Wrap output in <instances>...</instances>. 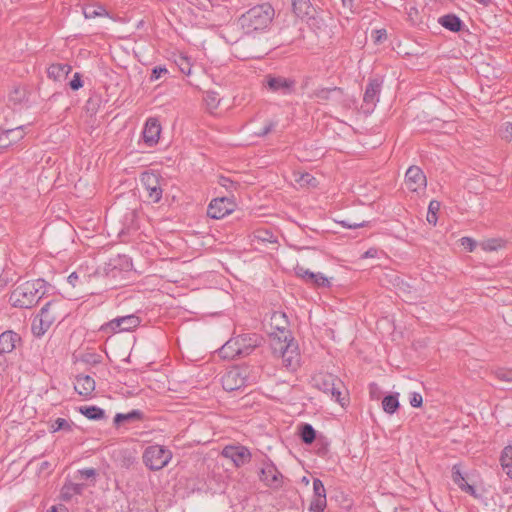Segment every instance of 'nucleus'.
I'll return each instance as SVG.
<instances>
[{"label":"nucleus","mask_w":512,"mask_h":512,"mask_svg":"<svg viewBox=\"0 0 512 512\" xmlns=\"http://www.w3.org/2000/svg\"><path fill=\"white\" fill-rule=\"evenodd\" d=\"M275 16V10L269 3L256 5L238 19L244 33L262 32L269 28Z\"/></svg>","instance_id":"1"},{"label":"nucleus","mask_w":512,"mask_h":512,"mask_svg":"<svg viewBox=\"0 0 512 512\" xmlns=\"http://www.w3.org/2000/svg\"><path fill=\"white\" fill-rule=\"evenodd\" d=\"M46 293V282L42 279L26 281L17 285L10 293L9 302L18 308H31Z\"/></svg>","instance_id":"2"},{"label":"nucleus","mask_w":512,"mask_h":512,"mask_svg":"<svg viewBox=\"0 0 512 512\" xmlns=\"http://www.w3.org/2000/svg\"><path fill=\"white\" fill-rule=\"evenodd\" d=\"M289 335H284V339L280 336H271V348L274 355L282 358L283 365L291 371L296 370L300 364V354L297 344Z\"/></svg>","instance_id":"3"},{"label":"nucleus","mask_w":512,"mask_h":512,"mask_svg":"<svg viewBox=\"0 0 512 512\" xmlns=\"http://www.w3.org/2000/svg\"><path fill=\"white\" fill-rule=\"evenodd\" d=\"M312 385L329 395L342 407L346 405V397L342 396L343 382L335 375L327 372H319L312 377Z\"/></svg>","instance_id":"4"},{"label":"nucleus","mask_w":512,"mask_h":512,"mask_svg":"<svg viewBox=\"0 0 512 512\" xmlns=\"http://www.w3.org/2000/svg\"><path fill=\"white\" fill-rule=\"evenodd\" d=\"M172 452L160 445L148 446L143 453V462L150 470H160L168 465Z\"/></svg>","instance_id":"5"},{"label":"nucleus","mask_w":512,"mask_h":512,"mask_svg":"<svg viewBox=\"0 0 512 512\" xmlns=\"http://www.w3.org/2000/svg\"><path fill=\"white\" fill-rule=\"evenodd\" d=\"M141 320L135 314L116 317L100 327V331L105 334H115L121 332H130L136 329Z\"/></svg>","instance_id":"6"},{"label":"nucleus","mask_w":512,"mask_h":512,"mask_svg":"<svg viewBox=\"0 0 512 512\" xmlns=\"http://www.w3.org/2000/svg\"><path fill=\"white\" fill-rule=\"evenodd\" d=\"M262 342V337L256 333L238 335L224 344V352L230 345H236V353L239 356L249 355Z\"/></svg>","instance_id":"7"},{"label":"nucleus","mask_w":512,"mask_h":512,"mask_svg":"<svg viewBox=\"0 0 512 512\" xmlns=\"http://www.w3.org/2000/svg\"><path fill=\"white\" fill-rule=\"evenodd\" d=\"M41 317L44 318L45 324H53L56 321L64 320L68 311L66 308V302L62 299H54L44 305L40 311Z\"/></svg>","instance_id":"8"},{"label":"nucleus","mask_w":512,"mask_h":512,"mask_svg":"<svg viewBox=\"0 0 512 512\" xmlns=\"http://www.w3.org/2000/svg\"><path fill=\"white\" fill-rule=\"evenodd\" d=\"M247 369L232 368L228 370L221 379L222 386L226 391H235L247 384Z\"/></svg>","instance_id":"9"},{"label":"nucleus","mask_w":512,"mask_h":512,"mask_svg":"<svg viewBox=\"0 0 512 512\" xmlns=\"http://www.w3.org/2000/svg\"><path fill=\"white\" fill-rule=\"evenodd\" d=\"M236 207L231 197H219L213 199L207 209V215L213 219H222L232 213Z\"/></svg>","instance_id":"10"},{"label":"nucleus","mask_w":512,"mask_h":512,"mask_svg":"<svg viewBox=\"0 0 512 512\" xmlns=\"http://www.w3.org/2000/svg\"><path fill=\"white\" fill-rule=\"evenodd\" d=\"M140 181L148 195V198L157 203L162 198V188L160 186V180L157 174L153 172H143L140 177Z\"/></svg>","instance_id":"11"},{"label":"nucleus","mask_w":512,"mask_h":512,"mask_svg":"<svg viewBox=\"0 0 512 512\" xmlns=\"http://www.w3.org/2000/svg\"><path fill=\"white\" fill-rule=\"evenodd\" d=\"M381 92V82L378 79H370L363 96L362 110L366 114L373 112L376 104L379 101Z\"/></svg>","instance_id":"12"},{"label":"nucleus","mask_w":512,"mask_h":512,"mask_svg":"<svg viewBox=\"0 0 512 512\" xmlns=\"http://www.w3.org/2000/svg\"><path fill=\"white\" fill-rule=\"evenodd\" d=\"M260 473V479L266 486L272 489L282 487L283 476L271 461L263 463Z\"/></svg>","instance_id":"13"},{"label":"nucleus","mask_w":512,"mask_h":512,"mask_svg":"<svg viewBox=\"0 0 512 512\" xmlns=\"http://www.w3.org/2000/svg\"><path fill=\"white\" fill-rule=\"evenodd\" d=\"M405 184L412 192L424 190L427 184L426 176L419 167L411 166L406 171Z\"/></svg>","instance_id":"14"},{"label":"nucleus","mask_w":512,"mask_h":512,"mask_svg":"<svg viewBox=\"0 0 512 512\" xmlns=\"http://www.w3.org/2000/svg\"><path fill=\"white\" fill-rule=\"evenodd\" d=\"M266 87L275 93L290 94L295 86V81L282 76L268 75L265 78Z\"/></svg>","instance_id":"15"},{"label":"nucleus","mask_w":512,"mask_h":512,"mask_svg":"<svg viewBox=\"0 0 512 512\" xmlns=\"http://www.w3.org/2000/svg\"><path fill=\"white\" fill-rule=\"evenodd\" d=\"M222 455L232 460L236 467H241L251 460V453L244 446H226L222 450Z\"/></svg>","instance_id":"16"},{"label":"nucleus","mask_w":512,"mask_h":512,"mask_svg":"<svg viewBox=\"0 0 512 512\" xmlns=\"http://www.w3.org/2000/svg\"><path fill=\"white\" fill-rule=\"evenodd\" d=\"M24 135L23 126L14 129L0 130V153L23 139Z\"/></svg>","instance_id":"17"},{"label":"nucleus","mask_w":512,"mask_h":512,"mask_svg":"<svg viewBox=\"0 0 512 512\" xmlns=\"http://www.w3.org/2000/svg\"><path fill=\"white\" fill-rule=\"evenodd\" d=\"M160 133L161 126L159 122L154 118L148 119L142 133L145 144H147L150 147L157 144L160 137Z\"/></svg>","instance_id":"18"},{"label":"nucleus","mask_w":512,"mask_h":512,"mask_svg":"<svg viewBox=\"0 0 512 512\" xmlns=\"http://www.w3.org/2000/svg\"><path fill=\"white\" fill-rule=\"evenodd\" d=\"M74 389L79 395L87 398L95 390V380L89 375H79L76 377Z\"/></svg>","instance_id":"19"},{"label":"nucleus","mask_w":512,"mask_h":512,"mask_svg":"<svg viewBox=\"0 0 512 512\" xmlns=\"http://www.w3.org/2000/svg\"><path fill=\"white\" fill-rule=\"evenodd\" d=\"M20 340V336L11 330L3 332L0 335V355L11 353Z\"/></svg>","instance_id":"20"},{"label":"nucleus","mask_w":512,"mask_h":512,"mask_svg":"<svg viewBox=\"0 0 512 512\" xmlns=\"http://www.w3.org/2000/svg\"><path fill=\"white\" fill-rule=\"evenodd\" d=\"M72 67L64 63L51 64L47 69V74L50 79L54 81L65 80L68 74L71 72Z\"/></svg>","instance_id":"21"},{"label":"nucleus","mask_w":512,"mask_h":512,"mask_svg":"<svg viewBox=\"0 0 512 512\" xmlns=\"http://www.w3.org/2000/svg\"><path fill=\"white\" fill-rule=\"evenodd\" d=\"M292 181L301 188H315L318 185V181L313 175L302 171H294Z\"/></svg>","instance_id":"22"},{"label":"nucleus","mask_w":512,"mask_h":512,"mask_svg":"<svg viewBox=\"0 0 512 512\" xmlns=\"http://www.w3.org/2000/svg\"><path fill=\"white\" fill-rule=\"evenodd\" d=\"M343 94L341 88H319L313 92V97L319 102H326L335 98H340Z\"/></svg>","instance_id":"23"},{"label":"nucleus","mask_w":512,"mask_h":512,"mask_svg":"<svg viewBox=\"0 0 512 512\" xmlns=\"http://www.w3.org/2000/svg\"><path fill=\"white\" fill-rule=\"evenodd\" d=\"M251 242L258 244L276 243L277 237L269 229L259 228L252 233Z\"/></svg>","instance_id":"24"},{"label":"nucleus","mask_w":512,"mask_h":512,"mask_svg":"<svg viewBox=\"0 0 512 512\" xmlns=\"http://www.w3.org/2000/svg\"><path fill=\"white\" fill-rule=\"evenodd\" d=\"M85 489V485L82 483H66L61 490L62 498L65 501L70 500L75 495L82 494Z\"/></svg>","instance_id":"25"},{"label":"nucleus","mask_w":512,"mask_h":512,"mask_svg":"<svg viewBox=\"0 0 512 512\" xmlns=\"http://www.w3.org/2000/svg\"><path fill=\"white\" fill-rule=\"evenodd\" d=\"M439 23L446 29L453 32L460 31L462 25L461 20L457 16L451 14L441 17L439 19Z\"/></svg>","instance_id":"26"},{"label":"nucleus","mask_w":512,"mask_h":512,"mask_svg":"<svg viewBox=\"0 0 512 512\" xmlns=\"http://www.w3.org/2000/svg\"><path fill=\"white\" fill-rule=\"evenodd\" d=\"M501 465L506 471V474L512 479V447L507 446L503 449L501 454Z\"/></svg>","instance_id":"27"},{"label":"nucleus","mask_w":512,"mask_h":512,"mask_svg":"<svg viewBox=\"0 0 512 512\" xmlns=\"http://www.w3.org/2000/svg\"><path fill=\"white\" fill-rule=\"evenodd\" d=\"M79 411L91 420H99L104 417V411L97 406H82L79 408Z\"/></svg>","instance_id":"28"},{"label":"nucleus","mask_w":512,"mask_h":512,"mask_svg":"<svg viewBox=\"0 0 512 512\" xmlns=\"http://www.w3.org/2000/svg\"><path fill=\"white\" fill-rule=\"evenodd\" d=\"M272 322L275 323L276 328L280 331V337L284 339V335H289L288 331H286L287 319L284 313L275 312L271 317Z\"/></svg>","instance_id":"29"},{"label":"nucleus","mask_w":512,"mask_h":512,"mask_svg":"<svg viewBox=\"0 0 512 512\" xmlns=\"http://www.w3.org/2000/svg\"><path fill=\"white\" fill-rule=\"evenodd\" d=\"M292 6L297 16L304 17L310 13V0H292Z\"/></svg>","instance_id":"30"},{"label":"nucleus","mask_w":512,"mask_h":512,"mask_svg":"<svg viewBox=\"0 0 512 512\" xmlns=\"http://www.w3.org/2000/svg\"><path fill=\"white\" fill-rule=\"evenodd\" d=\"M383 410L388 414H393L399 407L398 394L388 395L382 401Z\"/></svg>","instance_id":"31"},{"label":"nucleus","mask_w":512,"mask_h":512,"mask_svg":"<svg viewBox=\"0 0 512 512\" xmlns=\"http://www.w3.org/2000/svg\"><path fill=\"white\" fill-rule=\"evenodd\" d=\"M43 320H44V318L41 317V314H39L37 317L34 318L32 327H31L33 335H35L37 337L42 336L52 325V324H45Z\"/></svg>","instance_id":"32"},{"label":"nucleus","mask_w":512,"mask_h":512,"mask_svg":"<svg viewBox=\"0 0 512 512\" xmlns=\"http://www.w3.org/2000/svg\"><path fill=\"white\" fill-rule=\"evenodd\" d=\"M85 18L92 19L100 16L107 15V11L100 5H88L83 8Z\"/></svg>","instance_id":"33"},{"label":"nucleus","mask_w":512,"mask_h":512,"mask_svg":"<svg viewBox=\"0 0 512 512\" xmlns=\"http://www.w3.org/2000/svg\"><path fill=\"white\" fill-rule=\"evenodd\" d=\"M440 202L436 200H432L429 203L428 206V213H427V221L429 224L435 226L437 223V213L440 210Z\"/></svg>","instance_id":"34"},{"label":"nucleus","mask_w":512,"mask_h":512,"mask_svg":"<svg viewBox=\"0 0 512 512\" xmlns=\"http://www.w3.org/2000/svg\"><path fill=\"white\" fill-rule=\"evenodd\" d=\"M301 439L306 444H311L316 437L314 428L310 424H303L301 427Z\"/></svg>","instance_id":"35"},{"label":"nucleus","mask_w":512,"mask_h":512,"mask_svg":"<svg viewBox=\"0 0 512 512\" xmlns=\"http://www.w3.org/2000/svg\"><path fill=\"white\" fill-rule=\"evenodd\" d=\"M50 429L52 432H57L60 430L70 432L72 431V423L64 418H57L51 423Z\"/></svg>","instance_id":"36"},{"label":"nucleus","mask_w":512,"mask_h":512,"mask_svg":"<svg viewBox=\"0 0 512 512\" xmlns=\"http://www.w3.org/2000/svg\"><path fill=\"white\" fill-rule=\"evenodd\" d=\"M308 282L313 283L318 287H328L330 285L328 278L322 273L309 274Z\"/></svg>","instance_id":"37"},{"label":"nucleus","mask_w":512,"mask_h":512,"mask_svg":"<svg viewBox=\"0 0 512 512\" xmlns=\"http://www.w3.org/2000/svg\"><path fill=\"white\" fill-rule=\"evenodd\" d=\"M175 63L177 64V66L179 67L180 71L183 74H185V75H190L191 74L192 66H191V63H190V60L188 59V57H186V56H179L175 60Z\"/></svg>","instance_id":"38"},{"label":"nucleus","mask_w":512,"mask_h":512,"mask_svg":"<svg viewBox=\"0 0 512 512\" xmlns=\"http://www.w3.org/2000/svg\"><path fill=\"white\" fill-rule=\"evenodd\" d=\"M326 508V496L314 497L310 503V511L323 512Z\"/></svg>","instance_id":"39"},{"label":"nucleus","mask_w":512,"mask_h":512,"mask_svg":"<svg viewBox=\"0 0 512 512\" xmlns=\"http://www.w3.org/2000/svg\"><path fill=\"white\" fill-rule=\"evenodd\" d=\"M204 101L210 110L216 109L220 103V98L215 92H207Z\"/></svg>","instance_id":"40"},{"label":"nucleus","mask_w":512,"mask_h":512,"mask_svg":"<svg viewBox=\"0 0 512 512\" xmlns=\"http://www.w3.org/2000/svg\"><path fill=\"white\" fill-rule=\"evenodd\" d=\"M500 136L502 139L506 141L512 140V123L511 122H504L499 130Z\"/></svg>","instance_id":"41"},{"label":"nucleus","mask_w":512,"mask_h":512,"mask_svg":"<svg viewBox=\"0 0 512 512\" xmlns=\"http://www.w3.org/2000/svg\"><path fill=\"white\" fill-rule=\"evenodd\" d=\"M141 418V412L138 410H133L127 414H117L115 416V422L119 423L124 420H134V419H140Z\"/></svg>","instance_id":"42"},{"label":"nucleus","mask_w":512,"mask_h":512,"mask_svg":"<svg viewBox=\"0 0 512 512\" xmlns=\"http://www.w3.org/2000/svg\"><path fill=\"white\" fill-rule=\"evenodd\" d=\"M452 479L454 483L459 486V488H461L466 483L465 478L457 466H454L452 469Z\"/></svg>","instance_id":"43"},{"label":"nucleus","mask_w":512,"mask_h":512,"mask_svg":"<svg viewBox=\"0 0 512 512\" xmlns=\"http://www.w3.org/2000/svg\"><path fill=\"white\" fill-rule=\"evenodd\" d=\"M218 183L222 187L226 188L229 191H232L233 189H236V186L238 185V183H236L233 180H231L230 178H227V177H224V176H220L219 177Z\"/></svg>","instance_id":"44"},{"label":"nucleus","mask_w":512,"mask_h":512,"mask_svg":"<svg viewBox=\"0 0 512 512\" xmlns=\"http://www.w3.org/2000/svg\"><path fill=\"white\" fill-rule=\"evenodd\" d=\"M314 497L326 496V491L321 480L314 479L313 481Z\"/></svg>","instance_id":"45"},{"label":"nucleus","mask_w":512,"mask_h":512,"mask_svg":"<svg viewBox=\"0 0 512 512\" xmlns=\"http://www.w3.org/2000/svg\"><path fill=\"white\" fill-rule=\"evenodd\" d=\"M495 376L504 382H512V372L505 369H498L495 371Z\"/></svg>","instance_id":"46"},{"label":"nucleus","mask_w":512,"mask_h":512,"mask_svg":"<svg viewBox=\"0 0 512 512\" xmlns=\"http://www.w3.org/2000/svg\"><path fill=\"white\" fill-rule=\"evenodd\" d=\"M501 246H502L501 241L500 240H496V239L487 240V241L482 243L483 249L487 250V251L497 250Z\"/></svg>","instance_id":"47"},{"label":"nucleus","mask_w":512,"mask_h":512,"mask_svg":"<svg viewBox=\"0 0 512 512\" xmlns=\"http://www.w3.org/2000/svg\"><path fill=\"white\" fill-rule=\"evenodd\" d=\"M407 18L408 20L415 24L419 21V10L417 9L416 6H410L409 8H407Z\"/></svg>","instance_id":"48"},{"label":"nucleus","mask_w":512,"mask_h":512,"mask_svg":"<svg viewBox=\"0 0 512 512\" xmlns=\"http://www.w3.org/2000/svg\"><path fill=\"white\" fill-rule=\"evenodd\" d=\"M96 470L94 468H85L78 470V475L80 479H95L96 477Z\"/></svg>","instance_id":"49"},{"label":"nucleus","mask_w":512,"mask_h":512,"mask_svg":"<svg viewBox=\"0 0 512 512\" xmlns=\"http://www.w3.org/2000/svg\"><path fill=\"white\" fill-rule=\"evenodd\" d=\"M236 345H230V347L224 352V345L221 347L219 353L223 358H234L239 356L238 353H236Z\"/></svg>","instance_id":"50"},{"label":"nucleus","mask_w":512,"mask_h":512,"mask_svg":"<svg viewBox=\"0 0 512 512\" xmlns=\"http://www.w3.org/2000/svg\"><path fill=\"white\" fill-rule=\"evenodd\" d=\"M168 73V70L165 67L162 66H156L152 69V73L150 76V81H156L158 80L162 75H165Z\"/></svg>","instance_id":"51"},{"label":"nucleus","mask_w":512,"mask_h":512,"mask_svg":"<svg viewBox=\"0 0 512 512\" xmlns=\"http://www.w3.org/2000/svg\"><path fill=\"white\" fill-rule=\"evenodd\" d=\"M69 86L72 90H78L83 86L80 73H75L73 75L72 80L69 82Z\"/></svg>","instance_id":"52"},{"label":"nucleus","mask_w":512,"mask_h":512,"mask_svg":"<svg viewBox=\"0 0 512 512\" xmlns=\"http://www.w3.org/2000/svg\"><path fill=\"white\" fill-rule=\"evenodd\" d=\"M274 127H275L274 122H268L267 124L264 125V127L259 129V131L255 132V134L260 137L266 136L273 130Z\"/></svg>","instance_id":"53"},{"label":"nucleus","mask_w":512,"mask_h":512,"mask_svg":"<svg viewBox=\"0 0 512 512\" xmlns=\"http://www.w3.org/2000/svg\"><path fill=\"white\" fill-rule=\"evenodd\" d=\"M343 227L349 228V229H355L359 227H365L367 225L366 221L362 222H350L348 220H343L340 222Z\"/></svg>","instance_id":"54"},{"label":"nucleus","mask_w":512,"mask_h":512,"mask_svg":"<svg viewBox=\"0 0 512 512\" xmlns=\"http://www.w3.org/2000/svg\"><path fill=\"white\" fill-rule=\"evenodd\" d=\"M460 241H461V245L470 252H472L476 246L475 241L469 237H463V238H461Z\"/></svg>","instance_id":"55"},{"label":"nucleus","mask_w":512,"mask_h":512,"mask_svg":"<svg viewBox=\"0 0 512 512\" xmlns=\"http://www.w3.org/2000/svg\"><path fill=\"white\" fill-rule=\"evenodd\" d=\"M423 399L419 393H413L410 398V405L412 407H420L422 405Z\"/></svg>","instance_id":"56"},{"label":"nucleus","mask_w":512,"mask_h":512,"mask_svg":"<svg viewBox=\"0 0 512 512\" xmlns=\"http://www.w3.org/2000/svg\"><path fill=\"white\" fill-rule=\"evenodd\" d=\"M296 274L303 279H305L307 282L309 281V274H314V272H310L309 270L305 269L304 267H297L296 268Z\"/></svg>","instance_id":"57"},{"label":"nucleus","mask_w":512,"mask_h":512,"mask_svg":"<svg viewBox=\"0 0 512 512\" xmlns=\"http://www.w3.org/2000/svg\"><path fill=\"white\" fill-rule=\"evenodd\" d=\"M369 389H370L371 398L378 399L380 396V393H381L378 385L375 383H372V384H370Z\"/></svg>","instance_id":"58"},{"label":"nucleus","mask_w":512,"mask_h":512,"mask_svg":"<svg viewBox=\"0 0 512 512\" xmlns=\"http://www.w3.org/2000/svg\"><path fill=\"white\" fill-rule=\"evenodd\" d=\"M460 489L476 497V491L474 487L469 485L467 482Z\"/></svg>","instance_id":"59"},{"label":"nucleus","mask_w":512,"mask_h":512,"mask_svg":"<svg viewBox=\"0 0 512 512\" xmlns=\"http://www.w3.org/2000/svg\"><path fill=\"white\" fill-rule=\"evenodd\" d=\"M377 249L375 248H370L368 249L364 254H363V258H374L377 256Z\"/></svg>","instance_id":"60"},{"label":"nucleus","mask_w":512,"mask_h":512,"mask_svg":"<svg viewBox=\"0 0 512 512\" xmlns=\"http://www.w3.org/2000/svg\"><path fill=\"white\" fill-rule=\"evenodd\" d=\"M78 278H79V277H78L77 273H76V272H73V273H71V274L68 276L67 281H68V282H69L73 287H75V286H76V283H77V281H78Z\"/></svg>","instance_id":"61"},{"label":"nucleus","mask_w":512,"mask_h":512,"mask_svg":"<svg viewBox=\"0 0 512 512\" xmlns=\"http://www.w3.org/2000/svg\"><path fill=\"white\" fill-rule=\"evenodd\" d=\"M47 512H68L64 505L52 506Z\"/></svg>","instance_id":"62"},{"label":"nucleus","mask_w":512,"mask_h":512,"mask_svg":"<svg viewBox=\"0 0 512 512\" xmlns=\"http://www.w3.org/2000/svg\"><path fill=\"white\" fill-rule=\"evenodd\" d=\"M5 359L0 355V373L5 370Z\"/></svg>","instance_id":"63"},{"label":"nucleus","mask_w":512,"mask_h":512,"mask_svg":"<svg viewBox=\"0 0 512 512\" xmlns=\"http://www.w3.org/2000/svg\"><path fill=\"white\" fill-rule=\"evenodd\" d=\"M377 33H379V36L377 38L378 41L382 38L383 35L386 36L385 31H377Z\"/></svg>","instance_id":"64"}]
</instances>
